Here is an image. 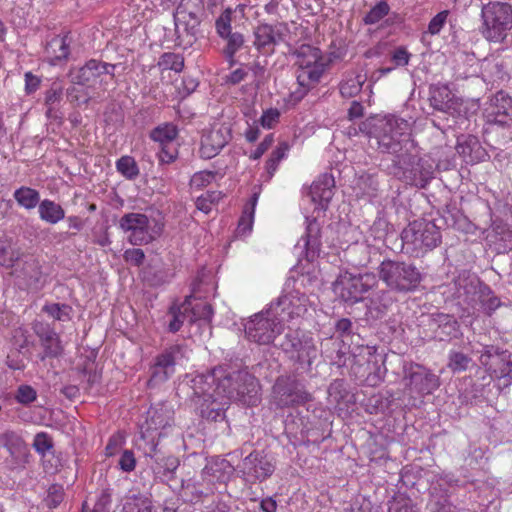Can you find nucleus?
Returning a JSON list of instances; mask_svg holds the SVG:
<instances>
[{"label": "nucleus", "mask_w": 512, "mask_h": 512, "mask_svg": "<svg viewBox=\"0 0 512 512\" xmlns=\"http://www.w3.org/2000/svg\"><path fill=\"white\" fill-rule=\"evenodd\" d=\"M378 148L394 156V164H408L410 151H415L407 120L390 115L378 121L375 127Z\"/></svg>", "instance_id": "obj_1"}, {"label": "nucleus", "mask_w": 512, "mask_h": 512, "mask_svg": "<svg viewBox=\"0 0 512 512\" xmlns=\"http://www.w3.org/2000/svg\"><path fill=\"white\" fill-rule=\"evenodd\" d=\"M214 392L228 402L239 401L249 406L255 405L258 401V381L246 370H235L224 374L222 369Z\"/></svg>", "instance_id": "obj_2"}, {"label": "nucleus", "mask_w": 512, "mask_h": 512, "mask_svg": "<svg viewBox=\"0 0 512 512\" xmlns=\"http://www.w3.org/2000/svg\"><path fill=\"white\" fill-rule=\"evenodd\" d=\"M297 83L299 88L291 93L295 102L300 101L309 89L319 82L323 72L322 53L320 49L311 45H301L297 51Z\"/></svg>", "instance_id": "obj_3"}, {"label": "nucleus", "mask_w": 512, "mask_h": 512, "mask_svg": "<svg viewBox=\"0 0 512 512\" xmlns=\"http://www.w3.org/2000/svg\"><path fill=\"white\" fill-rule=\"evenodd\" d=\"M401 240L406 253L419 257L441 243V233L434 222L419 219L410 222L402 230Z\"/></svg>", "instance_id": "obj_4"}, {"label": "nucleus", "mask_w": 512, "mask_h": 512, "mask_svg": "<svg viewBox=\"0 0 512 512\" xmlns=\"http://www.w3.org/2000/svg\"><path fill=\"white\" fill-rule=\"evenodd\" d=\"M378 275L388 288L399 293L414 291L422 280L421 272L415 265L391 259L380 263Z\"/></svg>", "instance_id": "obj_5"}, {"label": "nucleus", "mask_w": 512, "mask_h": 512, "mask_svg": "<svg viewBox=\"0 0 512 512\" xmlns=\"http://www.w3.org/2000/svg\"><path fill=\"white\" fill-rule=\"evenodd\" d=\"M481 34L490 42H501L512 29V5L507 2L489 1L482 6Z\"/></svg>", "instance_id": "obj_6"}, {"label": "nucleus", "mask_w": 512, "mask_h": 512, "mask_svg": "<svg viewBox=\"0 0 512 512\" xmlns=\"http://www.w3.org/2000/svg\"><path fill=\"white\" fill-rule=\"evenodd\" d=\"M283 318L271 306L252 315L244 324L246 338L258 345H270L282 333Z\"/></svg>", "instance_id": "obj_7"}, {"label": "nucleus", "mask_w": 512, "mask_h": 512, "mask_svg": "<svg viewBox=\"0 0 512 512\" xmlns=\"http://www.w3.org/2000/svg\"><path fill=\"white\" fill-rule=\"evenodd\" d=\"M119 228L127 234V241L133 246L147 245L161 234L158 225L152 226L147 215L137 212L124 214L119 220Z\"/></svg>", "instance_id": "obj_8"}, {"label": "nucleus", "mask_w": 512, "mask_h": 512, "mask_svg": "<svg viewBox=\"0 0 512 512\" xmlns=\"http://www.w3.org/2000/svg\"><path fill=\"white\" fill-rule=\"evenodd\" d=\"M272 394L278 408L304 405L313 400L305 386L291 377H279L273 385Z\"/></svg>", "instance_id": "obj_9"}, {"label": "nucleus", "mask_w": 512, "mask_h": 512, "mask_svg": "<svg viewBox=\"0 0 512 512\" xmlns=\"http://www.w3.org/2000/svg\"><path fill=\"white\" fill-rule=\"evenodd\" d=\"M403 373L405 387L411 395H428L439 387L438 376L419 364H405Z\"/></svg>", "instance_id": "obj_10"}, {"label": "nucleus", "mask_w": 512, "mask_h": 512, "mask_svg": "<svg viewBox=\"0 0 512 512\" xmlns=\"http://www.w3.org/2000/svg\"><path fill=\"white\" fill-rule=\"evenodd\" d=\"M376 276L365 273L359 275L344 274L335 282V290L346 302L356 303L362 300L363 295L367 293L375 284Z\"/></svg>", "instance_id": "obj_11"}, {"label": "nucleus", "mask_w": 512, "mask_h": 512, "mask_svg": "<svg viewBox=\"0 0 512 512\" xmlns=\"http://www.w3.org/2000/svg\"><path fill=\"white\" fill-rule=\"evenodd\" d=\"M120 66L121 64H110L90 59L82 67L72 70L70 75L73 83L92 88L98 83H102V75H109L111 79H114L115 70Z\"/></svg>", "instance_id": "obj_12"}, {"label": "nucleus", "mask_w": 512, "mask_h": 512, "mask_svg": "<svg viewBox=\"0 0 512 512\" xmlns=\"http://www.w3.org/2000/svg\"><path fill=\"white\" fill-rule=\"evenodd\" d=\"M0 446L6 449L9 457L5 463L10 470L25 468L30 461V450L20 434L6 430L0 434Z\"/></svg>", "instance_id": "obj_13"}, {"label": "nucleus", "mask_w": 512, "mask_h": 512, "mask_svg": "<svg viewBox=\"0 0 512 512\" xmlns=\"http://www.w3.org/2000/svg\"><path fill=\"white\" fill-rule=\"evenodd\" d=\"M240 471L246 477V480L262 482L274 473L275 464L262 451L255 450L243 459Z\"/></svg>", "instance_id": "obj_14"}, {"label": "nucleus", "mask_w": 512, "mask_h": 512, "mask_svg": "<svg viewBox=\"0 0 512 512\" xmlns=\"http://www.w3.org/2000/svg\"><path fill=\"white\" fill-rule=\"evenodd\" d=\"M481 293L489 295V287L481 283L475 275H460L454 281V297L459 303L474 308L481 298Z\"/></svg>", "instance_id": "obj_15"}, {"label": "nucleus", "mask_w": 512, "mask_h": 512, "mask_svg": "<svg viewBox=\"0 0 512 512\" xmlns=\"http://www.w3.org/2000/svg\"><path fill=\"white\" fill-rule=\"evenodd\" d=\"M410 159L408 164H394L402 171L405 180L416 187L424 188L433 178V165L424 159H420L410 151Z\"/></svg>", "instance_id": "obj_16"}, {"label": "nucleus", "mask_w": 512, "mask_h": 512, "mask_svg": "<svg viewBox=\"0 0 512 512\" xmlns=\"http://www.w3.org/2000/svg\"><path fill=\"white\" fill-rule=\"evenodd\" d=\"M480 362L487 367L491 377L503 380L504 386L512 383V361L505 351L499 353L493 348L486 349L481 354Z\"/></svg>", "instance_id": "obj_17"}, {"label": "nucleus", "mask_w": 512, "mask_h": 512, "mask_svg": "<svg viewBox=\"0 0 512 512\" xmlns=\"http://www.w3.org/2000/svg\"><path fill=\"white\" fill-rule=\"evenodd\" d=\"M183 357V349L180 345L165 349L155 358L150 381L156 383L166 381L175 372V364Z\"/></svg>", "instance_id": "obj_18"}, {"label": "nucleus", "mask_w": 512, "mask_h": 512, "mask_svg": "<svg viewBox=\"0 0 512 512\" xmlns=\"http://www.w3.org/2000/svg\"><path fill=\"white\" fill-rule=\"evenodd\" d=\"M34 333L39 338L40 345L43 349V354L40 355V360L46 358H58L62 356L64 347L62 345L59 334L47 323L37 322L33 326Z\"/></svg>", "instance_id": "obj_19"}, {"label": "nucleus", "mask_w": 512, "mask_h": 512, "mask_svg": "<svg viewBox=\"0 0 512 512\" xmlns=\"http://www.w3.org/2000/svg\"><path fill=\"white\" fill-rule=\"evenodd\" d=\"M280 347L287 353H296V360L302 364L311 365L317 357V349L313 339L305 335L299 338L293 334H287Z\"/></svg>", "instance_id": "obj_20"}, {"label": "nucleus", "mask_w": 512, "mask_h": 512, "mask_svg": "<svg viewBox=\"0 0 512 512\" xmlns=\"http://www.w3.org/2000/svg\"><path fill=\"white\" fill-rule=\"evenodd\" d=\"M308 298L305 294H300L297 291L291 292L286 295L280 296L270 306L280 317L286 313L288 318L300 317L307 312Z\"/></svg>", "instance_id": "obj_21"}, {"label": "nucleus", "mask_w": 512, "mask_h": 512, "mask_svg": "<svg viewBox=\"0 0 512 512\" xmlns=\"http://www.w3.org/2000/svg\"><path fill=\"white\" fill-rule=\"evenodd\" d=\"M489 122L508 125L512 119V98L504 91H498L486 108Z\"/></svg>", "instance_id": "obj_22"}, {"label": "nucleus", "mask_w": 512, "mask_h": 512, "mask_svg": "<svg viewBox=\"0 0 512 512\" xmlns=\"http://www.w3.org/2000/svg\"><path fill=\"white\" fill-rule=\"evenodd\" d=\"M230 129L226 126L212 128L201 140L200 153L206 159L216 156L230 141Z\"/></svg>", "instance_id": "obj_23"}, {"label": "nucleus", "mask_w": 512, "mask_h": 512, "mask_svg": "<svg viewBox=\"0 0 512 512\" xmlns=\"http://www.w3.org/2000/svg\"><path fill=\"white\" fill-rule=\"evenodd\" d=\"M222 368L213 369L207 374H197L190 381V387L193 391V396L198 399H203L208 403L212 399V404L217 401V394L214 392L212 385L219 379V374Z\"/></svg>", "instance_id": "obj_24"}, {"label": "nucleus", "mask_w": 512, "mask_h": 512, "mask_svg": "<svg viewBox=\"0 0 512 512\" xmlns=\"http://www.w3.org/2000/svg\"><path fill=\"white\" fill-rule=\"evenodd\" d=\"M254 45L257 50L263 54H270L274 47L283 40V35L279 26L262 24L254 30Z\"/></svg>", "instance_id": "obj_25"}, {"label": "nucleus", "mask_w": 512, "mask_h": 512, "mask_svg": "<svg viewBox=\"0 0 512 512\" xmlns=\"http://www.w3.org/2000/svg\"><path fill=\"white\" fill-rule=\"evenodd\" d=\"M181 493L186 501L195 502L212 494L213 487L201 471L198 476L182 480Z\"/></svg>", "instance_id": "obj_26"}, {"label": "nucleus", "mask_w": 512, "mask_h": 512, "mask_svg": "<svg viewBox=\"0 0 512 512\" xmlns=\"http://www.w3.org/2000/svg\"><path fill=\"white\" fill-rule=\"evenodd\" d=\"M430 105L438 111L454 114L458 111L459 101L446 85L430 87Z\"/></svg>", "instance_id": "obj_27"}, {"label": "nucleus", "mask_w": 512, "mask_h": 512, "mask_svg": "<svg viewBox=\"0 0 512 512\" xmlns=\"http://www.w3.org/2000/svg\"><path fill=\"white\" fill-rule=\"evenodd\" d=\"M307 226L305 235L296 244V249L305 250V255L308 260H313L320 249V224L315 218H306Z\"/></svg>", "instance_id": "obj_28"}, {"label": "nucleus", "mask_w": 512, "mask_h": 512, "mask_svg": "<svg viewBox=\"0 0 512 512\" xmlns=\"http://www.w3.org/2000/svg\"><path fill=\"white\" fill-rule=\"evenodd\" d=\"M335 181L332 175L322 174L314 181L309 190L312 202L317 203L321 209H326L334 195Z\"/></svg>", "instance_id": "obj_29"}, {"label": "nucleus", "mask_w": 512, "mask_h": 512, "mask_svg": "<svg viewBox=\"0 0 512 512\" xmlns=\"http://www.w3.org/2000/svg\"><path fill=\"white\" fill-rule=\"evenodd\" d=\"M174 411L164 403L152 406L147 412V430H159L171 426L173 423Z\"/></svg>", "instance_id": "obj_30"}, {"label": "nucleus", "mask_w": 512, "mask_h": 512, "mask_svg": "<svg viewBox=\"0 0 512 512\" xmlns=\"http://www.w3.org/2000/svg\"><path fill=\"white\" fill-rule=\"evenodd\" d=\"M430 326L434 330L435 337L440 340H444L447 337H455L459 332L458 321L449 314H433L430 318Z\"/></svg>", "instance_id": "obj_31"}, {"label": "nucleus", "mask_w": 512, "mask_h": 512, "mask_svg": "<svg viewBox=\"0 0 512 512\" xmlns=\"http://www.w3.org/2000/svg\"><path fill=\"white\" fill-rule=\"evenodd\" d=\"M71 38L68 35L53 37L45 47V53L49 62L53 65L62 60H67L70 55Z\"/></svg>", "instance_id": "obj_32"}, {"label": "nucleus", "mask_w": 512, "mask_h": 512, "mask_svg": "<svg viewBox=\"0 0 512 512\" xmlns=\"http://www.w3.org/2000/svg\"><path fill=\"white\" fill-rule=\"evenodd\" d=\"M63 85L59 82H53L50 88L45 92L44 104L46 106V117L56 120L61 118L59 112L60 103L63 98Z\"/></svg>", "instance_id": "obj_33"}, {"label": "nucleus", "mask_w": 512, "mask_h": 512, "mask_svg": "<svg viewBox=\"0 0 512 512\" xmlns=\"http://www.w3.org/2000/svg\"><path fill=\"white\" fill-rule=\"evenodd\" d=\"M367 80L364 73L351 71L345 74V77L339 84V91L343 98H353L357 96Z\"/></svg>", "instance_id": "obj_34"}, {"label": "nucleus", "mask_w": 512, "mask_h": 512, "mask_svg": "<svg viewBox=\"0 0 512 512\" xmlns=\"http://www.w3.org/2000/svg\"><path fill=\"white\" fill-rule=\"evenodd\" d=\"M204 477L207 478L211 487L216 483L225 482L232 471V466L227 460L220 459L209 462L203 469Z\"/></svg>", "instance_id": "obj_35"}, {"label": "nucleus", "mask_w": 512, "mask_h": 512, "mask_svg": "<svg viewBox=\"0 0 512 512\" xmlns=\"http://www.w3.org/2000/svg\"><path fill=\"white\" fill-rule=\"evenodd\" d=\"M190 298L187 297L185 301L181 305H172L169 309V316L171 317L168 329L170 332L175 333L179 331L184 323V321L189 318V310H190Z\"/></svg>", "instance_id": "obj_36"}, {"label": "nucleus", "mask_w": 512, "mask_h": 512, "mask_svg": "<svg viewBox=\"0 0 512 512\" xmlns=\"http://www.w3.org/2000/svg\"><path fill=\"white\" fill-rule=\"evenodd\" d=\"M38 212L40 218L50 224H56L65 218V211L61 205L48 199L40 202Z\"/></svg>", "instance_id": "obj_37"}, {"label": "nucleus", "mask_w": 512, "mask_h": 512, "mask_svg": "<svg viewBox=\"0 0 512 512\" xmlns=\"http://www.w3.org/2000/svg\"><path fill=\"white\" fill-rule=\"evenodd\" d=\"M480 149V143L475 136L468 135L463 136L462 138H458L456 151L464 159L474 161L477 156H473V154L477 153Z\"/></svg>", "instance_id": "obj_38"}, {"label": "nucleus", "mask_w": 512, "mask_h": 512, "mask_svg": "<svg viewBox=\"0 0 512 512\" xmlns=\"http://www.w3.org/2000/svg\"><path fill=\"white\" fill-rule=\"evenodd\" d=\"M179 466V460L175 456H158L155 457V465L153 471L160 477L170 478Z\"/></svg>", "instance_id": "obj_39"}, {"label": "nucleus", "mask_w": 512, "mask_h": 512, "mask_svg": "<svg viewBox=\"0 0 512 512\" xmlns=\"http://www.w3.org/2000/svg\"><path fill=\"white\" fill-rule=\"evenodd\" d=\"M178 134L177 128L173 124H164L154 128L150 137L155 142H159L160 145L172 144Z\"/></svg>", "instance_id": "obj_40"}, {"label": "nucleus", "mask_w": 512, "mask_h": 512, "mask_svg": "<svg viewBox=\"0 0 512 512\" xmlns=\"http://www.w3.org/2000/svg\"><path fill=\"white\" fill-rule=\"evenodd\" d=\"M288 151L289 145L285 141L279 143V145L272 151L265 165L268 178H271L274 175L279 163L286 157Z\"/></svg>", "instance_id": "obj_41"}, {"label": "nucleus", "mask_w": 512, "mask_h": 512, "mask_svg": "<svg viewBox=\"0 0 512 512\" xmlns=\"http://www.w3.org/2000/svg\"><path fill=\"white\" fill-rule=\"evenodd\" d=\"M14 198L19 205L26 209H32L38 204L40 195L35 189L21 187L14 192Z\"/></svg>", "instance_id": "obj_42"}, {"label": "nucleus", "mask_w": 512, "mask_h": 512, "mask_svg": "<svg viewBox=\"0 0 512 512\" xmlns=\"http://www.w3.org/2000/svg\"><path fill=\"white\" fill-rule=\"evenodd\" d=\"M117 171L128 180H134L139 176V167L131 156H122L116 162Z\"/></svg>", "instance_id": "obj_43"}, {"label": "nucleus", "mask_w": 512, "mask_h": 512, "mask_svg": "<svg viewBox=\"0 0 512 512\" xmlns=\"http://www.w3.org/2000/svg\"><path fill=\"white\" fill-rule=\"evenodd\" d=\"M42 311L57 321L71 320L72 307L64 303H49L43 306Z\"/></svg>", "instance_id": "obj_44"}, {"label": "nucleus", "mask_w": 512, "mask_h": 512, "mask_svg": "<svg viewBox=\"0 0 512 512\" xmlns=\"http://www.w3.org/2000/svg\"><path fill=\"white\" fill-rule=\"evenodd\" d=\"M213 316L212 306L206 302H199L195 305L190 304L189 321L204 320L210 322Z\"/></svg>", "instance_id": "obj_45"}, {"label": "nucleus", "mask_w": 512, "mask_h": 512, "mask_svg": "<svg viewBox=\"0 0 512 512\" xmlns=\"http://www.w3.org/2000/svg\"><path fill=\"white\" fill-rule=\"evenodd\" d=\"M258 198L259 193H254L251 196L250 202L244 207L243 214L238 224L239 229H242L243 231L251 230Z\"/></svg>", "instance_id": "obj_46"}, {"label": "nucleus", "mask_w": 512, "mask_h": 512, "mask_svg": "<svg viewBox=\"0 0 512 512\" xmlns=\"http://www.w3.org/2000/svg\"><path fill=\"white\" fill-rule=\"evenodd\" d=\"M389 11L390 7L388 3L386 1H380L364 16L363 22L366 25L376 24L388 15Z\"/></svg>", "instance_id": "obj_47"}, {"label": "nucleus", "mask_w": 512, "mask_h": 512, "mask_svg": "<svg viewBox=\"0 0 512 512\" xmlns=\"http://www.w3.org/2000/svg\"><path fill=\"white\" fill-rule=\"evenodd\" d=\"M158 65L163 70H173L175 72H180L184 67V58L179 54L171 52L164 53L160 57Z\"/></svg>", "instance_id": "obj_48"}, {"label": "nucleus", "mask_w": 512, "mask_h": 512, "mask_svg": "<svg viewBox=\"0 0 512 512\" xmlns=\"http://www.w3.org/2000/svg\"><path fill=\"white\" fill-rule=\"evenodd\" d=\"M227 40V45L224 48V54L227 59H229L230 63H234V55L235 53L243 46L244 38L243 35L235 32L230 35L224 37Z\"/></svg>", "instance_id": "obj_49"}, {"label": "nucleus", "mask_w": 512, "mask_h": 512, "mask_svg": "<svg viewBox=\"0 0 512 512\" xmlns=\"http://www.w3.org/2000/svg\"><path fill=\"white\" fill-rule=\"evenodd\" d=\"M222 198V193L219 191H207L205 194L199 196L196 200V207L208 214L212 210V206L219 202Z\"/></svg>", "instance_id": "obj_50"}, {"label": "nucleus", "mask_w": 512, "mask_h": 512, "mask_svg": "<svg viewBox=\"0 0 512 512\" xmlns=\"http://www.w3.org/2000/svg\"><path fill=\"white\" fill-rule=\"evenodd\" d=\"M388 512H420L419 508L412 502L410 498L402 495L394 497L389 502Z\"/></svg>", "instance_id": "obj_51"}, {"label": "nucleus", "mask_w": 512, "mask_h": 512, "mask_svg": "<svg viewBox=\"0 0 512 512\" xmlns=\"http://www.w3.org/2000/svg\"><path fill=\"white\" fill-rule=\"evenodd\" d=\"M492 230L495 234V240L502 242V247L504 250L512 249V230L506 225L502 223H495L492 227Z\"/></svg>", "instance_id": "obj_52"}, {"label": "nucleus", "mask_w": 512, "mask_h": 512, "mask_svg": "<svg viewBox=\"0 0 512 512\" xmlns=\"http://www.w3.org/2000/svg\"><path fill=\"white\" fill-rule=\"evenodd\" d=\"M232 8L225 9L222 14L217 18L215 26L217 33L220 37L224 38L230 35L231 32V21H232Z\"/></svg>", "instance_id": "obj_53"}, {"label": "nucleus", "mask_w": 512, "mask_h": 512, "mask_svg": "<svg viewBox=\"0 0 512 512\" xmlns=\"http://www.w3.org/2000/svg\"><path fill=\"white\" fill-rule=\"evenodd\" d=\"M471 362V358L465 355L462 352H452L449 355V363L448 367L453 372H462L465 371Z\"/></svg>", "instance_id": "obj_54"}, {"label": "nucleus", "mask_w": 512, "mask_h": 512, "mask_svg": "<svg viewBox=\"0 0 512 512\" xmlns=\"http://www.w3.org/2000/svg\"><path fill=\"white\" fill-rule=\"evenodd\" d=\"M210 404L207 405L206 408L201 409V415L203 418L211 421H218L219 419L224 417V408L223 406L228 404L229 402L226 400L223 403L217 404V401L212 404V399H210Z\"/></svg>", "instance_id": "obj_55"}, {"label": "nucleus", "mask_w": 512, "mask_h": 512, "mask_svg": "<svg viewBox=\"0 0 512 512\" xmlns=\"http://www.w3.org/2000/svg\"><path fill=\"white\" fill-rule=\"evenodd\" d=\"M37 398L36 390L27 384L20 385L15 393V399L18 403L23 405H29L34 402Z\"/></svg>", "instance_id": "obj_56"}, {"label": "nucleus", "mask_w": 512, "mask_h": 512, "mask_svg": "<svg viewBox=\"0 0 512 512\" xmlns=\"http://www.w3.org/2000/svg\"><path fill=\"white\" fill-rule=\"evenodd\" d=\"M64 498V489L61 485L53 484L49 487L47 491V496L45 498V504L49 508L57 507Z\"/></svg>", "instance_id": "obj_57"}, {"label": "nucleus", "mask_w": 512, "mask_h": 512, "mask_svg": "<svg viewBox=\"0 0 512 512\" xmlns=\"http://www.w3.org/2000/svg\"><path fill=\"white\" fill-rule=\"evenodd\" d=\"M21 257V253L18 250L12 249L0 243V265L11 267Z\"/></svg>", "instance_id": "obj_58"}, {"label": "nucleus", "mask_w": 512, "mask_h": 512, "mask_svg": "<svg viewBox=\"0 0 512 512\" xmlns=\"http://www.w3.org/2000/svg\"><path fill=\"white\" fill-rule=\"evenodd\" d=\"M33 448L37 453L44 456L47 451L53 448V441L47 433H37L34 437Z\"/></svg>", "instance_id": "obj_59"}, {"label": "nucleus", "mask_w": 512, "mask_h": 512, "mask_svg": "<svg viewBox=\"0 0 512 512\" xmlns=\"http://www.w3.org/2000/svg\"><path fill=\"white\" fill-rule=\"evenodd\" d=\"M484 294L485 293H481V298L478 300V304L481 305L487 314H491L501 305V302L499 298L493 294L490 288L489 295Z\"/></svg>", "instance_id": "obj_60"}, {"label": "nucleus", "mask_w": 512, "mask_h": 512, "mask_svg": "<svg viewBox=\"0 0 512 512\" xmlns=\"http://www.w3.org/2000/svg\"><path fill=\"white\" fill-rule=\"evenodd\" d=\"M123 258L125 262L139 267L144 263L145 253L140 248H130L124 251Z\"/></svg>", "instance_id": "obj_61"}, {"label": "nucleus", "mask_w": 512, "mask_h": 512, "mask_svg": "<svg viewBox=\"0 0 512 512\" xmlns=\"http://www.w3.org/2000/svg\"><path fill=\"white\" fill-rule=\"evenodd\" d=\"M279 118V110L276 108H270L263 112L259 121L262 127L271 129L279 122Z\"/></svg>", "instance_id": "obj_62"}, {"label": "nucleus", "mask_w": 512, "mask_h": 512, "mask_svg": "<svg viewBox=\"0 0 512 512\" xmlns=\"http://www.w3.org/2000/svg\"><path fill=\"white\" fill-rule=\"evenodd\" d=\"M177 157V149L172 144L161 145V150L158 153L160 163H172Z\"/></svg>", "instance_id": "obj_63"}, {"label": "nucleus", "mask_w": 512, "mask_h": 512, "mask_svg": "<svg viewBox=\"0 0 512 512\" xmlns=\"http://www.w3.org/2000/svg\"><path fill=\"white\" fill-rule=\"evenodd\" d=\"M410 57L411 54L403 46L397 47L391 54V60L396 67L408 65Z\"/></svg>", "instance_id": "obj_64"}]
</instances>
